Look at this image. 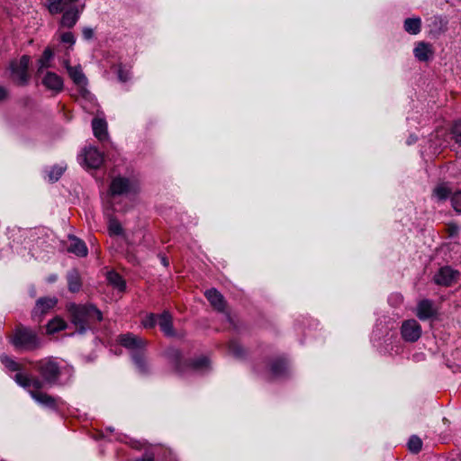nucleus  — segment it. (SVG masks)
Segmentation results:
<instances>
[{
    "instance_id": "1",
    "label": "nucleus",
    "mask_w": 461,
    "mask_h": 461,
    "mask_svg": "<svg viewBox=\"0 0 461 461\" xmlns=\"http://www.w3.org/2000/svg\"><path fill=\"white\" fill-rule=\"evenodd\" d=\"M67 310L71 322L79 334H85L103 320L102 312L92 303L77 304L70 303L67 305Z\"/></svg>"
},
{
    "instance_id": "2",
    "label": "nucleus",
    "mask_w": 461,
    "mask_h": 461,
    "mask_svg": "<svg viewBox=\"0 0 461 461\" xmlns=\"http://www.w3.org/2000/svg\"><path fill=\"white\" fill-rule=\"evenodd\" d=\"M9 342L16 350L33 351L41 348L42 342L38 333L26 326L18 324L9 337Z\"/></svg>"
},
{
    "instance_id": "3",
    "label": "nucleus",
    "mask_w": 461,
    "mask_h": 461,
    "mask_svg": "<svg viewBox=\"0 0 461 461\" xmlns=\"http://www.w3.org/2000/svg\"><path fill=\"white\" fill-rule=\"evenodd\" d=\"M167 357L174 365L176 371L182 375L186 370L205 371L210 368V360L207 357H200L191 362H182L181 351L175 348H170L166 352Z\"/></svg>"
},
{
    "instance_id": "4",
    "label": "nucleus",
    "mask_w": 461,
    "mask_h": 461,
    "mask_svg": "<svg viewBox=\"0 0 461 461\" xmlns=\"http://www.w3.org/2000/svg\"><path fill=\"white\" fill-rule=\"evenodd\" d=\"M34 368L48 384H56L60 377L59 364L53 357H45L33 363Z\"/></svg>"
},
{
    "instance_id": "5",
    "label": "nucleus",
    "mask_w": 461,
    "mask_h": 461,
    "mask_svg": "<svg viewBox=\"0 0 461 461\" xmlns=\"http://www.w3.org/2000/svg\"><path fill=\"white\" fill-rule=\"evenodd\" d=\"M30 61L31 58L28 55H23L19 59H13L9 63L12 78L19 86H26L29 83L28 68Z\"/></svg>"
},
{
    "instance_id": "6",
    "label": "nucleus",
    "mask_w": 461,
    "mask_h": 461,
    "mask_svg": "<svg viewBox=\"0 0 461 461\" xmlns=\"http://www.w3.org/2000/svg\"><path fill=\"white\" fill-rule=\"evenodd\" d=\"M401 334L405 341L415 342L421 336V326L414 319L407 320L402 324Z\"/></svg>"
},
{
    "instance_id": "7",
    "label": "nucleus",
    "mask_w": 461,
    "mask_h": 461,
    "mask_svg": "<svg viewBox=\"0 0 461 461\" xmlns=\"http://www.w3.org/2000/svg\"><path fill=\"white\" fill-rule=\"evenodd\" d=\"M117 340L120 345L131 350V353L144 350L147 345V341L144 339L130 332L120 335Z\"/></svg>"
},
{
    "instance_id": "8",
    "label": "nucleus",
    "mask_w": 461,
    "mask_h": 461,
    "mask_svg": "<svg viewBox=\"0 0 461 461\" xmlns=\"http://www.w3.org/2000/svg\"><path fill=\"white\" fill-rule=\"evenodd\" d=\"M458 277V271L450 267H443L435 274L433 280L438 285L450 286L457 281Z\"/></svg>"
},
{
    "instance_id": "9",
    "label": "nucleus",
    "mask_w": 461,
    "mask_h": 461,
    "mask_svg": "<svg viewBox=\"0 0 461 461\" xmlns=\"http://www.w3.org/2000/svg\"><path fill=\"white\" fill-rule=\"evenodd\" d=\"M131 191H135V185L129 178L117 176L110 184V193L112 195L127 194Z\"/></svg>"
},
{
    "instance_id": "10",
    "label": "nucleus",
    "mask_w": 461,
    "mask_h": 461,
    "mask_svg": "<svg viewBox=\"0 0 461 461\" xmlns=\"http://www.w3.org/2000/svg\"><path fill=\"white\" fill-rule=\"evenodd\" d=\"M415 313L420 321H427L437 317L438 308L433 301L422 299L417 303Z\"/></svg>"
},
{
    "instance_id": "11",
    "label": "nucleus",
    "mask_w": 461,
    "mask_h": 461,
    "mask_svg": "<svg viewBox=\"0 0 461 461\" xmlns=\"http://www.w3.org/2000/svg\"><path fill=\"white\" fill-rule=\"evenodd\" d=\"M64 65L67 68L68 74L69 77L72 79L73 83L81 89L82 92H86V86L87 85V78L83 73L81 67L78 66H70L69 60H65Z\"/></svg>"
},
{
    "instance_id": "12",
    "label": "nucleus",
    "mask_w": 461,
    "mask_h": 461,
    "mask_svg": "<svg viewBox=\"0 0 461 461\" xmlns=\"http://www.w3.org/2000/svg\"><path fill=\"white\" fill-rule=\"evenodd\" d=\"M14 379L17 384L25 389L32 387L34 389L33 391H40L43 387V380L41 381L37 377H32L28 374L17 373L14 376Z\"/></svg>"
},
{
    "instance_id": "13",
    "label": "nucleus",
    "mask_w": 461,
    "mask_h": 461,
    "mask_svg": "<svg viewBox=\"0 0 461 461\" xmlns=\"http://www.w3.org/2000/svg\"><path fill=\"white\" fill-rule=\"evenodd\" d=\"M84 157L86 166L89 168H98L104 162L103 154L95 147L85 149Z\"/></svg>"
},
{
    "instance_id": "14",
    "label": "nucleus",
    "mask_w": 461,
    "mask_h": 461,
    "mask_svg": "<svg viewBox=\"0 0 461 461\" xmlns=\"http://www.w3.org/2000/svg\"><path fill=\"white\" fill-rule=\"evenodd\" d=\"M42 85L49 90L59 93L64 88V82L61 77L54 72L48 71L41 80Z\"/></svg>"
},
{
    "instance_id": "15",
    "label": "nucleus",
    "mask_w": 461,
    "mask_h": 461,
    "mask_svg": "<svg viewBox=\"0 0 461 461\" xmlns=\"http://www.w3.org/2000/svg\"><path fill=\"white\" fill-rule=\"evenodd\" d=\"M204 295L216 311L221 312L225 311L226 302L223 295L217 289L211 288L204 293Z\"/></svg>"
},
{
    "instance_id": "16",
    "label": "nucleus",
    "mask_w": 461,
    "mask_h": 461,
    "mask_svg": "<svg viewBox=\"0 0 461 461\" xmlns=\"http://www.w3.org/2000/svg\"><path fill=\"white\" fill-rule=\"evenodd\" d=\"M83 8L84 5L82 6L81 10H79L77 6H73L66 10L60 21L61 25L67 28L74 27L80 17V13Z\"/></svg>"
},
{
    "instance_id": "17",
    "label": "nucleus",
    "mask_w": 461,
    "mask_h": 461,
    "mask_svg": "<svg viewBox=\"0 0 461 461\" xmlns=\"http://www.w3.org/2000/svg\"><path fill=\"white\" fill-rule=\"evenodd\" d=\"M30 395L33 400H35L39 404L42 406L51 410H56L58 407L56 398L46 393L41 391H30Z\"/></svg>"
},
{
    "instance_id": "18",
    "label": "nucleus",
    "mask_w": 461,
    "mask_h": 461,
    "mask_svg": "<svg viewBox=\"0 0 461 461\" xmlns=\"http://www.w3.org/2000/svg\"><path fill=\"white\" fill-rule=\"evenodd\" d=\"M58 300L56 297H42L37 300L36 305L32 311V315H42L55 307Z\"/></svg>"
},
{
    "instance_id": "19",
    "label": "nucleus",
    "mask_w": 461,
    "mask_h": 461,
    "mask_svg": "<svg viewBox=\"0 0 461 461\" xmlns=\"http://www.w3.org/2000/svg\"><path fill=\"white\" fill-rule=\"evenodd\" d=\"M158 323L160 327V330L167 337H174L175 330L173 328L172 315L165 311L161 314L158 315Z\"/></svg>"
},
{
    "instance_id": "20",
    "label": "nucleus",
    "mask_w": 461,
    "mask_h": 461,
    "mask_svg": "<svg viewBox=\"0 0 461 461\" xmlns=\"http://www.w3.org/2000/svg\"><path fill=\"white\" fill-rule=\"evenodd\" d=\"M414 57L420 61H428L433 55L430 44L420 41L413 50Z\"/></svg>"
},
{
    "instance_id": "21",
    "label": "nucleus",
    "mask_w": 461,
    "mask_h": 461,
    "mask_svg": "<svg viewBox=\"0 0 461 461\" xmlns=\"http://www.w3.org/2000/svg\"><path fill=\"white\" fill-rule=\"evenodd\" d=\"M270 372L273 377L279 378L286 375L288 366L285 359L277 358L271 362Z\"/></svg>"
},
{
    "instance_id": "22",
    "label": "nucleus",
    "mask_w": 461,
    "mask_h": 461,
    "mask_svg": "<svg viewBox=\"0 0 461 461\" xmlns=\"http://www.w3.org/2000/svg\"><path fill=\"white\" fill-rule=\"evenodd\" d=\"M92 128L94 135L99 140H104L107 138V123L105 120L95 118L92 121Z\"/></svg>"
},
{
    "instance_id": "23",
    "label": "nucleus",
    "mask_w": 461,
    "mask_h": 461,
    "mask_svg": "<svg viewBox=\"0 0 461 461\" xmlns=\"http://www.w3.org/2000/svg\"><path fill=\"white\" fill-rule=\"evenodd\" d=\"M68 250L78 257H86L87 255V248L86 243L74 236L70 238V245Z\"/></svg>"
},
{
    "instance_id": "24",
    "label": "nucleus",
    "mask_w": 461,
    "mask_h": 461,
    "mask_svg": "<svg viewBox=\"0 0 461 461\" xmlns=\"http://www.w3.org/2000/svg\"><path fill=\"white\" fill-rule=\"evenodd\" d=\"M78 0H47L48 10L51 14H58L62 13L65 8Z\"/></svg>"
},
{
    "instance_id": "25",
    "label": "nucleus",
    "mask_w": 461,
    "mask_h": 461,
    "mask_svg": "<svg viewBox=\"0 0 461 461\" xmlns=\"http://www.w3.org/2000/svg\"><path fill=\"white\" fill-rule=\"evenodd\" d=\"M131 358L140 374L146 375L149 372V364L146 360L143 350L132 352Z\"/></svg>"
},
{
    "instance_id": "26",
    "label": "nucleus",
    "mask_w": 461,
    "mask_h": 461,
    "mask_svg": "<svg viewBox=\"0 0 461 461\" xmlns=\"http://www.w3.org/2000/svg\"><path fill=\"white\" fill-rule=\"evenodd\" d=\"M452 189L447 183L438 185L432 192V196L438 202L446 201L448 197L451 198Z\"/></svg>"
},
{
    "instance_id": "27",
    "label": "nucleus",
    "mask_w": 461,
    "mask_h": 461,
    "mask_svg": "<svg viewBox=\"0 0 461 461\" xmlns=\"http://www.w3.org/2000/svg\"><path fill=\"white\" fill-rule=\"evenodd\" d=\"M106 279L109 285L119 292H124L126 289V282L121 275L115 271H109L106 275Z\"/></svg>"
},
{
    "instance_id": "28",
    "label": "nucleus",
    "mask_w": 461,
    "mask_h": 461,
    "mask_svg": "<svg viewBox=\"0 0 461 461\" xmlns=\"http://www.w3.org/2000/svg\"><path fill=\"white\" fill-rule=\"evenodd\" d=\"M403 28L410 34L416 35L420 32L421 20L420 17L407 18L404 20Z\"/></svg>"
},
{
    "instance_id": "29",
    "label": "nucleus",
    "mask_w": 461,
    "mask_h": 461,
    "mask_svg": "<svg viewBox=\"0 0 461 461\" xmlns=\"http://www.w3.org/2000/svg\"><path fill=\"white\" fill-rule=\"evenodd\" d=\"M68 290L77 293L81 288V279L78 272L75 269L69 271L67 276Z\"/></svg>"
},
{
    "instance_id": "30",
    "label": "nucleus",
    "mask_w": 461,
    "mask_h": 461,
    "mask_svg": "<svg viewBox=\"0 0 461 461\" xmlns=\"http://www.w3.org/2000/svg\"><path fill=\"white\" fill-rule=\"evenodd\" d=\"M53 57H54L53 50L50 47H47L43 50L41 57L38 60V64H39L38 72L39 73L41 72L44 68H49L51 67L50 62H51Z\"/></svg>"
},
{
    "instance_id": "31",
    "label": "nucleus",
    "mask_w": 461,
    "mask_h": 461,
    "mask_svg": "<svg viewBox=\"0 0 461 461\" xmlns=\"http://www.w3.org/2000/svg\"><path fill=\"white\" fill-rule=\"evenodd\" d=\"M67 327L66 321L59 317L50 321L47 324V332L50 334L56 333L58 331L65 330Z\"/></svg>"
},
{
    "instance_id": "32",
    "label": "nucleus",
    "mask_w": 461,
    "mask_h": 461,
    "mask_svg": "<svg viewBox=\"0 0 461 461\" xmlns=\"http://www.w3.org/2000/svg\"><path fill=\"white\" fill-rule=\"evenodd\" d=\"M0 361L9 371L20 373L22 370V366L5 354L0 356Z\"/></svg>"
},
{
    "instance_id": "33",
    "label": "nucleus",
    "mask_w": 461,
    "mask_h": 461,
    "mask_svg": "<svg viewBox=\"0 0 461 461\" xmlns=\"http://www.w3.org/2000/svg\"><path fill=\"white\" fill-rule=\"evenodd\" d=\"M422 441L418 436H411L408 441V448L411 453L417 454L421 450Z\"/></svg>"
},
{
    "instance_id": "34",
    "label": "nucleus",
    "mask_w": 461,
    "mask_h": 461,
    "mask_svg": "<svg viewBox=\"0 0 461 461\" xmlns=\"http://www.w3.org/2000/svg\"><path fill=\"white\" fill-rule=\"evenodd\" d=\"M65 167L61 166H54L49 172V179L51 182H56L64 173Z\"/></svg>"
},
{
    "instance_id": "35",
    "label": "nucleus",
    "mask_w": 461,
    "mask_h": 461,
    "mask_svg": "<svg viewBox=\"0 0 461 461\" xmlns=\"http://www.w3.org/2000/svg\"><path fill=\"white\" fill-rule=\"evenodd\" d=\"M228 348L229 352L236 357L243 356V348L237 341H230Z\"/></svg>"
},
{
    "instance_id": "36",
    "label": "nucleus",
    "mask_w": 461,
    "mask_h": 461,
    "mask_svg": "<svg viewBox=\"0 0 461 461\" xmlns=\"http://www.w3.org/2000/svg\"><path fill=\"white\" fill-rule=\"evenodd\" d=\"M158 315L149 313L142 320V325L147 329L154 328L158 323Z\"/></svg>"
},
{
    "instance_id": "37",
    "label": "nucleus",
    "mask_w": 461,
    "mask_h": 461,
    "mask_svg": "<svg viewBox=\"0 0 461 461\" xmlns=\"http://www.w3.org/2000/svg\"><path fill=\"white\" fill-rule=\"evenodd\" d=\"M59 40L63 43L69 44L70 49H72L73 45L76 43V37L71 32H66L60 34Z\"/></svg>"
},
{
    "instance_id": "38",
    "label": "nucleus",
    "mask_w": 461,
    "mask_h": 461,
    "mask_svg": "<svg viewBox=\"0 0 461 461\" xmlns=\"http://www.w3.org/2000/svg\"><path fill=\"white\" fill-rule=\"evenodd\" d=\"M451 203L456 212H461V191L453 193L451 195Z\"/></svg>"
},
{
    "instance_id": "39",
    "label": "nucleus",
    "mask_w": 461,
    "mask_h": 461,
    "mask_svg": "<svg viewBox=\"0 0 461 461\" xmlns=\"http://www.w3.org/2000/svg\"><path fill=\"white\" fill-rule=\"evenodd\" d=\"M109 231L111 234L121 235L122 234L123 230L121 223L113 219L109 221Z\"/></svg>"
},
{
    "instance_id": "40",
    "label": "nucleus",
    "mask_w": 461,
    "mask_h": 461,
    "mask_svg": "<svg viewBox=\"0 0 461 461\" xmlns=\"http://www.w3.org/2000/svg\"><path fill=\"white\" fill-rule=\"evenodd\" d=\"M117 76L118 79L124 83L127 82L131 77L130 70L124 69L122 65L118 66L117 68Z\"/></svg>"
},
{
    "instance_id": "41",
    "label": "nucleus",
    "mask_w": 461,
    "mask_h": 461,
    "mask_svg": "<svg viewBox=\"0 0 461 461\" xmlns=\"http://www.w3.org/2000/svg\"><path fill=\"white\" fill-rule=\"evenodd\" d=\"M452 135L456 143L461 144V122H456L452 129Z\"/></svg>"
},
{
    "instance_id": "42",
    "label": "nucleus",
    "mask_w": 461,
    "mask_h": 461,
    "mask_svg": "<svg viewBox=\"0 0 461 461\" xmlns=\"http://www.w3.org/2000/svg\"><path fill=\"white\" fill-rule=\"evenodd\" d=\"M82 35L86 40H91L94 37V31L91 28L85 27L82 30Z\"/></svg>"
},
{
    "instance_id": "43",
    "label": "nucleus",
    "mask_w": 461,
    "mask_h": 461,
    "mask_svg": "<svg viewBox=\"0 0 461 461\" xmlns=\"http://www.w3.org/2000/svg\"><path fill=\"white\" fill-rule=\"evenodd\" d=\"M8 96V91L6 88H5L4 86H0V102L4 101L5 99H6Z\"/></svg>"
},
{
    "instance_id": "44",
    "label": "nucleus",
    "mask_w": 461,
    "mask_h": 461,
    "mask_svg": "<svg viewBox=\"0 0 461 461\" xmlns=\"http://www.w3.org/2000/svg\"><path fill=\"white\" fill-rule=\"evenodd\" d=\"M450 236L456 235L458 233V228L455 225L449 226Z\"/></svg>"
},
{
    "instance_id": "45",
    "label": "nucleus",
    "mask_w": 461,
    "mask_h": 461,
    "mask_svg": "<svg viewBox=\"0 0 461 461\" xmlns=\"http://www.w3.org/2000/svg\"><path fill=\"white\" fill-rule=\"evenodd\" d=\"M135 461H154L151 456H142L140 458L136 459Z\"/></svg>"
},
{
    "instance_id": "46",
    "label": "nucleus",
    "mask_w": 461,
    "mask_h": 461,
    "mask_svg": "<svg viewBox=\"0 0 461 461\" xmlns=\"http://www.w3.org/2000/svg\"><path fill=\"white\" fill-rule=\"evenodd\" d=\"M57 280V276L56 275H52L50 276L49 278H48V281L52 283V282H55Z\"/></svg>"
},
{
    "instance_id": "47",
    "label": "nucleus",
    "mask_w": 461,
    "mask_h": 461,
    "mask_svg": "<svg viewBox=\"0 0 461 461\" xmlns=\"http://www.w3.org/2000/svg\"><path fill=\"white\" fill-rule=\"evenodd\" d=\"M162 262H163L164 266H167L168 265V263H167V259L165 258H162Z\"/></svg>"
}]
</instances>
